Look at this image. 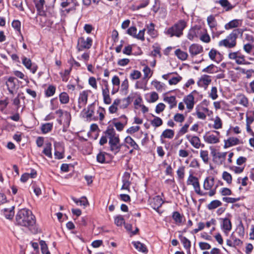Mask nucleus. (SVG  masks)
<instances>
[{"instance_id":"obj_1","label":"nucleus","mask_w":254,"mask_h":254,"mask_svg":"<svg viewBox=\"0 0 254 254\" xmlns=\"http://www.w3.org/2000/svg\"><path fill=\"white\" fill-rule=\"evenodd\" d=\"M15 219L18 225L28 228L33 226L36 223L35 216L31 211L26 208L19 210Z\"/></svg>"},{"instance_id":"obj_2","label":"nucleus","mask_w":254,"mask_h":254,"mask_svg":"<svg viewBox=\"0 0 254 254\" xmlns=\"http://www.w3.org/2000/svg\"><path fill=\"white\" fill-rule=\"evenodd\" d=\"M243 32L244 31L242 29H234L225 39L218 42V46L219 47H224L228 49L234 48L237 45V39L239 35L242 36Z\"/></svg>"},{"instance_id":"obj_3","label":"nucleus","mask_w":254,"mask_h":254,"mask_svg":"<svg viewBox=\"0 0 254 254\" xmlns=\"http://www.w3.org/2000/svg\"><path fill=\"white\" fill-rule=\"evenodd\" d=\"M104 133L109 138V144L111 150L115 154L118 153L120 150L121 146L119 135H116L114 128L112 127L109 126Z\"/></svg>"},{"instance_id":"obj_4","label":"nucleus","mask_w":254,"mask_h":254,"mask_svg":"<svg viewBox=\"0 0 254 254\" xmlns=\"http://www.w3.org/2000/svg\"><path fill=\"white\" fill-rule=\"evenodd\" d=\"M187 26V22L184 20H180L172 27L167 29L165 33L171 37H181L183 34V30Z\"/></svg>"},{"instance_id":"obj_5","label":"nucleus","mask_w":254,"mask_h":254,"mask_svg":"<svg viewBox=\"0 0 254 254\" xmlns=\"http://www.w3.org/2000/svg\"><path fill=\"white\" fill-rule=\"evenodd\" d=\"M187 184L188 185H192L194 188L195 192L199 195H205L207 193L203 192L200 190V187L198 179L190 174L188 178Z\"/></svg>"},{"instance_id":"obj_6","label":"nucleus","mask_w":254,"mask_h":254,"mask_svg":"<svg viewBox=\"0 0 254 254\" xmlns=\"http://www.w3.org/2000/svg\"><path fill=\"white\" fill-rule=\"evenodd\" d=\"M95 104L94 103L89 105L86 109L82 111L83 117L86 119L87 121L98 120V117L94 116Z\"/></svg>"},{"instance_id":"obj_7","label":"nucleus","mask_w":254,"mask_h":254,"mask_svg":"<svg viewBox=\"0 0 254 254\" xmlns=\"http://www.w3.org/2000/svg\"><path fill=\"white\" fill-rule=\"evenodd\" d=\"M92 45V39L90 37H87L86 39L84 37H80L78 40L77 49L78 51H83L84 49H89Z\"/></svg>"},{"instance_id":"obj_8","label":"nucleus","mask_w":254,"mask_h":254,"mask_svg":"<svg viewBox=\"0 0 254 254\" xmlns=\"http://www.w3.org/2000/svg\"><path fill=\"white\" fill-rule=\"evenodd\" d=\"M123 185L122 186V190H126L130 191V186L131 185L130 182V174L129 173L126 172L124 173L122 178Z\"/></svg>"},{"instance_id":"obj_9","label":"nucleus","mask_w":254,"mask_h":254,"mask_svg":"<svg viewBox=\"0 0 254 254\" xmlns=\"http://www.w3.org/2000/svg\"><path fill=\"white\" fill-rule=\"evenodd\" d=\"M22 62L24 65L27 69L30 70L32 73H35L36 72L38 68L37 65L35 64H33L30 59L23 57L22 59Z\"/></svg>"},{"instance_id":"obj_10","label":"nucleus","mask_w":254,"mask_h":254,"mask_svg":"<svg viewBox=\"0 0 254 254\" xmlns=\"http://www.w3.org/2000/svg\"><path fill=\"white\" fill-rule=\"evenodd\" d=\"M203 52V48L197 44H192L189 47V52L191 57H194Z\"/></svg>"},{"instance_id":"obj_11","label":"nucleus","mask_w":254,"mask_h":254,"mask_svg":"<svg viewBox=\"0 0 254 254\" xmlns=\"http://www.w3.org/2000/svg\"><path fill=\"white\" fill-rule=\"evenodd\" d=\"M194 97L191 94H190L184 98V102L186 104L187 108L190 112L193 108L194 101Z\"/></svg>"},{"instance_id":"obj_12","label":"nucleus","mask_w":254,"mask_h":254,"mask_svg":"<svg viewBox=\"0 0 254 254\" xmlns=\"http://www.w3.org/2000/svg\"><path fill=\"white\" fill-rule=\"evenodd\" d=\"M211 79L209 75H203L197 82V84L200 87H204L206 88L208 85L211 83Z\"/></svg>"},{"instance_id":"obj_13","label":"nucleus","mask_w":254,"mask_h":254,"mask_svg":"<svg viewBox=\"0 0 254 254\" xmlns=\"http://www.w3.org/2000/svg\"><path fill=\"white\" fill-rule=\"evenodd\" d=\"M87 99L88 94L85 91H83L80 93L78 100V107L80 109H81L86 105L87 102Z\"/></svg>"},{"instance_id":"obj_14","label":"nucleus","mask_w":254,"mask_h":254,"mask_svg":"<svg viewBox=\"0 0 254 254\" xmlns=\"http://www.w3.org/2000/svg\"><path fill=\"white\" fill-rule=\"evenodd\" d=\"M186 137L190 142L191 144L195 148H199L201 146L200 140L198 137L196 136L187 135Z\"/></svg>"},{"instance_id":"obj_15","label":"nucleus","mask_w":254,"mask_h":254,"mask_svg":"<svg viewBox=\"0 0 254 254\" xmlns=\"http://www.w3.org/2000/svg\"><path fill=\"white\" fill-rule=\"evenodd\" d=\"M164 203L162 199L159 196L154 197L151 202V207L155 210H158L161 207Z\"/></svg>"},{"instance_id":"obj_16","label":"nucleus","mask_w":254,"mask_h":254,"mask_svg":"<svg viewBox=\"0 0 254 254\" xmlns=\"http://www.w3.org/2000/svg\"><path fill=\"white\" fill-rule=\"evenodd\" d=\"M241 24V20L239 19H234L228 23H226L225 26V29L226 30H229L233 28H236L238 27Z\"/></svg>"},{"instance_id":"obj_17","label":"nucleus","mask_w":254,"mask_h":254,"mask_svg":"<svg viewBox=\"0 0 254 254\" xmlns=\"http://www.w3.org/2000/svg\"><path fill=\"white\" fill-rule=\"evenodd\" d=\"M214 185V179L213 177H207L203 183V188L205 190H211Z\"/></svg>"},{"instance_id":"obj_18","label":"nucleus","mask_w":254,"mask_h":254,"mask_svg":"<svg viewBox=\"0 0 254 254\" xmlns=\"http://www.w3.org/2000/svg\"><path fill=\"white\" fill-rule=\"evenodd\" d=\"M14 206H11L10 208H5L1 211L6 219H12L14 215Z\"/></svg>"},{"instance_id":"obj_19","label":"nucleus","mask_w":254,"mask_h":254,"mask_svg":"<svg viewBox=\"0 0 254 254\" xmlns=\"http://www.w3.org/2000/svg\"><path fill=\"white\" fill-rule=\"evenodd\" d=\"M204 141L210 144L217 143L219 141V138L214 134L207 135L203 136Z\"/></svg>"},{"instance_id":"obj_20","label":"nucleus","mask_w":254,"mask_h":254,"mask_svg":"<svg viewBox=\"0 0 254 254\" xmlns=\"http://www.w3.org/2000/svg\"><path fill=\"white\" fill-rule=\"evenodd\" d=\"M207 22L212 32L214 33V29L216 27L217 23L214 16L210 15L207 18Z\"/></svg>"},{"instance_id":"obj_21","label":"nucleus","mask_w":254,"mask_h":254,"mask_svg":"<svg viewBox=\"0 0 254 254\" xmlns=\"http://www.w3.org/2000/svg\"><path fill=\"white\" fill-rule=\"evenodd\" d=\"M222 227L225 233H227L231 230L232 224L229 218H225L223 219Z\"/></svg>"},{"instance_id":"obj_22","label":"nucleus","mask_w":254,"mask_h":254,"mask_svg":"<svg viewBox=\"0 0 254 254\" xmlns=\"http://www.w3.org/2000/svg\"><path fill=\"white\" fill-rule=\"evenodd\" d=\"M240 140L236 137H230L225 141L224 148H227L239 144Z\"/></svg>"},{"instance_id":"obj_23","label":"nucleus","mask_w":254,"mask_h":254,"mask_svg":"<svg viewBox=\"0 0 254 254\" xmlns=\"http://www.w3.org/2000/svg\"><path fill=\"white\" fill-rule=\"evenodd\" d=\"M125 142L132 147L133 149L137 150L139 149V147L138 144L130 136H127L125 138Z\"/></svg>"},{"instance_id":"obj_24","label":"nucleus","mask_w":254,"mask_h":254,"mask_svg":"<svg viewBox=\"0 0 254 254\" xmlns=\"http://www.w3.org/2000/svg\"><path fill=\"white\" fill-rule=\"evenodd\" d=\"M132 244L135 248L139 252L147 253L148 250L145 245L139 241L133 242Z\"/></svg>"},{"instance_id":"obj_25","label":"nucleus","mask_w":254,"mask_h":254,"mask_svg":"<svg viewBox=\"0 0 254 254\" xmlns=\"http://www.w3.org/2000/svg\"><path fill=\"white\" fill-rule=\"evenodd\" d=\"M164 101L167 102L170 105V108L172 109L177 105V101L176 97L174 96L170 97H165L164 98Z\"/></svg>"},{"instance_id":"obj_26","label":"nucleus","mask_w":254,"mask_h":254,"mask_svg":"<svg viewBox=\"0 0 254 254\" xmlns=\"http://www.w3.org/2000/svg\"><path fill=\"white\" fill-rule=\"evenodd\" d=\"M147 33L152 38H155L157 35V32L155 30V25L153 23H150L149 25H147Z\"/></svg>"},{"instance_id":"obj_27","label":"nucleus","mask_w":254,"mask_h":254,"mask_svg":"<svg viewBox=\"0 0 254 254\" xmlns=\"http://www.w3.org/2000/svg\"><path fill=\"white\" fill-rule=\"evenodd\" d=\"M45 3V0H39L36 3V7L37 8V11L41 15H43L45 13V11L44 10V5Z\"/></svg>"},{"instance_id":"obj_28","label":"nucleus","mask_w":254,"mask_h":254,"mask_svg":"<svg viewBox=\"0 0 254 254\" xmlns=\"http://www.w3.org/2000/svg\"><path fill=\"white\" fill-rule=\"evenodd\" d=\"M52 144L50 142H48L46 144L43 150V153L49 158H52Z\"/></svg>"},{"instance_id":"obj_29","label":"nucleus","mask_w":254,"mask_h":254,"mask_svg":"<svg viewBox=\"0 0 254 254\" xmlns=\"http://www.w3.org/2000/svg\"><path fill=\"white\" fill-rule=\"evenodd\" d=\"M175 134L174 130L170 129H166L163 131L161 135V138L171 139L173 138Z\"/></svg>"},{"instance_id":"obj_30","label":"nucleus","mask_w":254,"mask_h":254,"mask_svg":"<svg viewBox=\"0 0 254 254\" xmlns=\"http://www.w3.org/2000/svg\"><path fill=\"white\" fill-rule=\"evenodd\" d=\"M226 155L227 152H218L216 160H213V161L216 163L222 164L226 159Z\"/></svg>"},{"instance_id":"obj_31","label":"nucleus","mask_w":254,"mask_h":254,"mask_svg":"<svg viewBox=\"0 0 254 254\" xmlns=\"http://www.w3.org/2000/svg\"><path fill=\"white\" fill-rule=\"evenodd\" d=\"M53 124L48 123L44 124L41 127V129L43 133H47L51 131L53 128Z\"/></svg>"},{"instance_id":"obj_32","label":"nucleus","mask_w":254,"mask_h":254,"mask_svg":"<svg viewBox=\"0 0 254 254\" xmlns=\"http://www.w3.org/2000/svg\"><path fill=\"white\" fill-rule=\"evenodd\" d=\"M175 55L180 60L182 61L186 60L188 57V55L187 53L181 51L180 49H177L175 52Z\"/></svg>"},{"instance_id":"obj_33","label":"nucleus","mask_w":254,"mask_h":254,"mask_svg":"<svg viewBox=\"0 0 254 254\" xmlns=\"http://www.w3.org/2000/svg\"><path fill=\"white\" fill-rule=\"evenodd\" d=\"M221 205L222 202L220 201L214 200L211 201L210 203L207 205V207L209 210H213Z\"/></svg>"},{"instance_id":"obj_34","label":"nucleus","mask_w":254,"mask_h":254,"mask_svg":"<svg viewBox=\"0 0 254 254\" xmlns=\"http://www.w3.org/2000/svg\"><path fill=\"white\" fill-rule=\"evenodd\" d=\"M203 72H207L208 73H216L218 71V68L215 65L213 64H211L206 67L204 68L202 70Z\"/></svg>"},{"instance_id":"obj_35","label":"nucleus","mask_w":254,"mask_h":254,"mask_svg":"<svg viewBox=\"0 0 254 254\" xmlns=\"http://www.w3.org/2000/svg\"><path fill=\"white\" fill-rule=\"evenodd\" d=\"M199 29L195 28H191L188 34L187 37L190 40H192L194 37H197Z\"/></svg>"},{"instance_id":"obj_36","label":"nucleus","mask_w":254,"mask_h":254,"mask_svg":"<svg viewBox=\"0 0 254 254\" xmlns=\"http://www.w3.org/2000/svg\"><path fill=\"white\" fill-rule=\"evenodd\" d=\"M180 238L181 242L183 244L184 248L187 250H189L191 247V243L189 239H188L186 237H183L182 236H180Z\"/></svg>"},{"instance_id":"obj_37","label":"nucleus","mask_w":254,"mask_h":254,"mask_svg":"<svg viewBox=\"0 0 254 254\" xmlns=\"http://www.w3.org/2000/svg\"><path fill=\"white\" fill-rule=\"evenodd\" d=\"M172 218L177 224L180 225L182 223L183 217L179 212H174L173 213Z\"/></svg>"},{"instance_id":"obj_38","label":"nucleus","mask_w":254,"mask_h":254,"mask_svg":"<svg viewBox=\"0 0 254 254\" xmlns=\"http://www.w3.org/2000/svg\"><path fill=\"white\" fill-rule=\"evenodd\" d=\"M218 3L224 8H226L227 11L230 10L233 8L228 0H219Z\"/></svg>"},{"instance_id":"obj_39","label":"nucleus","mask_w":254,"mask_h":254,"mask_svg":"<svg viewBox=\"0 0 254 254\" xmlns=\"http://www.w3.org/2000/svg\"><path fill=\"white\" fill-rule=\"evenodd\" d=\"M154 117L153 120L151 121V124L152 126L155 127H159L163 124L162 120L158 117L152 115Z\"/></svg>"},{"instance_id":"obj_40","label":"nucleus","mask_w":254,"mask_h":254,"mask_svg":"<svg viewBox=\"0 0 254 254\" xmlns=\"http://www.w3.org/2000/svg\"><path fill=\"white\" fill-rule=\"evenodd\" d=\"M239 103L244 107H247L249 104L248 99L244 95H240L238 96Z\"/></svg>"},{"instance_id":"obj_41","label":"nucleus","mask_w":254,"mask_h":254,"mask_svg":"<svg viewBox=\"0 0 254 254\" xmlns=\"http://www.w3.org/2000/svg\"><path fill=\"white\" fill-rule=\"evenodd\" d=\"M60 102L62 104H67L69 102V96L66 92H62L59 95Z\"/></svg>"},{"instance_id":"obj_42","label":"nucleus","mask_w":254,"mask_h":254,"mask_svg":"<svg viewBox=\"0 0 254 254\" xmlns=\"http://www.w3.org/2000/svg\"><path fill=\"white\" fill-rule=\"evenodd\" d=\"M132 100L133 97H131L130 96L123 99L122 101V104L121 105V107L123 109L126 108L132 101Z\"/></svg>"},{"instance_id":"obj_43","label":"nucleus","mask_w":254,"mask_h":254,"mask_svg":"<svg viewBox=\"0 0 254 254\" xmlns=\"http://www.w3.org/2000/svg\"><path fill=\"white\" fill-rule=\"evenodd\" d=\"M71 199L77 205L87 206L88 204V200L86 197H83L80 200H78L74 197H72Z\"/></svg>"},{"instance_id":"obj_44","label":"nucleus","mask_w":254,"mask_h":254,"mask_svg":"<svg viewBox=\"0 0 254 254\" xmlns=\"http://www.w3.org/2000/svg\"><path fill=\"white\" fill-rule=\"evenodd\" d=\"M15 79H16V78L13 77H10L8 78V80L6 82V85L7 88H10V89H14L15 88V83L14 82Z\"/></svg>"},{"instance_id":"obj_45","label":"nucleus","mask_w":254,"mask_h":254,"mask_svg":"<svg viewBox=\"0 0 254 254\" xmlns=\"http://www.w3.org/2000/svg\"><path fill=\"white\" fill-rule=\"evenodd\" d=\"M200 156L205 164H207L209 162L208 152L207 150H201Z\"/></svg>"},{"instance_id":"obj_46","label":"nucleus","mask_w":254,"mask_h":254,"mask_svg":"<svg viewBox=\"0 0 254 254\" xmlns=\"http://www.w3.org/2000/svg\"><path fill=\"white\" fill-rule=\"evenodd\" d=\"M56 92V87L55 86L50 85L45 91V95L47 97L53 96Z\"/></svg>"},{"instance_id":"obj_47","label":"nucleus","mask_w":254,"mask_h":254,"mask_svg":"<svg viewBox=\"0 0 254 254\" xmlns=\"http://www.w3.org/2000/svg\"><path fill=\"white\" fill-rule=\"evenodd\" d=\"M41 251L43 254H50L48 246L44 241L41 240L40 242Z\"/></svg>"},{"instance_id":"obj_48","label":"nucleus","mask_w":254,"mask_h":254,"mask_svg":"<svg viewBox=\"0 0 254 254\" xmlns=\"http://www.w3.org/2000/svg\"><path fill=\"white\" fill-rule=\"evenodd\" d=\"M150 0H142L139 4L135 6V10H139L146 7L149 3Z\"/></svg>"},{"instance_id":"obj_49","label":"nucleus","mask_w":254,"mask_h":254,"mask_svg":"<svg viewBox=\"0 0 254 254\" xmlns=\"http://www.w3.org/2000/svg\"><path fill=\"white\" fill-rule=\"evenodd\" d=\"M56 114L59 115L60 117L62 116L63 115L65 116L67 119V123H69V121L70 119V115L69 112L67 111H65L64 112V111L62 110L59 109L56 111Z\"/></svg>"},{"instance_id":"obj_50","label":"nucleus","mask_w":254,"mask_h":254,"mask_svg":"<svg viewBox=\"0 0 254 254\" xmlns=\"http://www.w3.org/2000/svg\"><path fill=\"white\" fill-rule=\"evenodd\" d=\"M222 178L226 181V182L230 184L232 183V177L231 175L226 171L223 172L222 174Z\"/></svg>"},{"instance_id":"obj_51","label":"nucleus","mask_w":254,"mask_h":254,"mask_svg":"<svg viewBox=\"0 0 254 254\" xmlns=\"http://www.w3.org/2000/svg\"><path fill=\"white\" fill-rule=\"evenodd\" d=\"M12 27L17 31L21 35V22L18 20H14L12 22Z\"/></svg>"},{"instance_id":"obj_52","label":"nucleus","mask_w":254,"mask_h":254,"mask_svg":"<svg viewBox=\"0 0 254 254\" xmlns=\"http://www.w3.org/2000/svg\"><path fill=\"white\" fill-rule=\"evenodd\" d=\"M125 223V219L123 216L118 215L115 217V223L117 226H121Z\"/></svg>"},{"instance_id":"obj_53","label":"nucleus","mask_w":254,"mask_h":254,"mask_svg":"<svg viewBox=\"0 0 254 254\" xmlns=\"http://www.w3.org/2000/svg\"><path fill=\"white\" fill-rule=\"evenodd\" d=\"M141 76V72L137 70H133L130 74V78L132 80L139 79Z\"/></svg>"},{"instance_id":"obj_54","label":"nucleus","mask_w":254,"mask_h":254,"mask_svg":"<svg viewBox=\"0 0 254 254\" xmlns=\"http://www.w3.org/2000/svg\"><path fill=\"white\" fill-rule=\"evenodd\" d=\"M105 113L106 111L105 109L102 107H99L97 111V113L99 114L98 120H99L100 122L103 121L104 119Z\"/></svg>"},{"instance_id":"obj_55","label":"nucleus","mask_w":254,"mask_h":254,"mask_svg":"<svg viewBox=\"0 0 254 254\" xmlns=\"http://www.w3.org/2000/svg\"><path fill=\"white\" fill-rule=\"evenodd\" d=\"M151 84L154 86V87L158 91H162L163 88V84L161 83L160 82L155 80L152 81Z\"/></svg>"},{"instance_id":"obj_56","label":"nucleus","mask_w":254,"mask_h":254,"mask_svg":"<svg viewBox=\"0 0 254 254\" xmlns=\"http://www.w3.org/2000/svg\"><path fill=\"white\" fill-rule=\"evenodd\" d=\"M222 123L221 119L219 117H216L214 120L213 128L215 129H219L222 127Z\"/></svg>"},{"instance_id":"obj_57","label":"nucleus","mask_w":254,"mask_h":254,"mask_svg":"<svg viewBox=\"0 0 254 254\" xmlns=\"http://www.w3.org/2000/svg\"><path fill=\"white\" fill-rule=\"evenodd\" d=\"M217 55H220V53L219 52L214 49H212L208 53L209 58L214 61H216L215 60V57Z\"/></svg>"},{"instance_id":"obj_58","label":"nucleus","mask_w":254,"mask_h":254,"mask_svg":"<svg viewBox=\"0 0 254 254\" xmlns=\"http://www.w3.org/2000/svg\"><path fill=\"white\" fill-rule=\"evenodd\" d=\"M231 238L233 241V244L234 245V247H235L236 246H241L243 243L242 241L239 239L237 238L233 233L231 234Z\"/></svg>"},{"instance_id":"obj_59","label":"nucleus","mask_w":254,"mask_h":254,"mask_svg":"<svg viewBox=\"0 0 254 254\" xmlns=\"http://www.w3.org/2000/svg\"><path fill=\"white\" fill-rule=\"evenodd\" d=\"M105 154L104 152H100L97 155V161L100 163H104L105 162Z\"/></svg>"},{"instance_id":"obj_60","label":"nucleus","mask_w":254,"mask_h":254,"mask_svg":"<svg viewBox=\"0 0 254 254\" xmlns=\"http://www.w3.org/2000/svg\"><path fill=\"white\" fill-rule=\"evenodd\" d=\"M222 200L227 203H235V202L240 200V197L233 198V197H223Z\"/></svg>"},{"instance_id":"obj_61","label":"nucleus","mask_w":254,"mask_h":254,"mask_svg":"<svg viewBox=\"0 0 254 254\" xmlns=\"http://www.w3.org/2000/svg\"><path fill=\"white\" fill-rule=\"evenodd\" d=\"M254 45L247 43L244 45L243 49L248 54H251Z\"/></svg>"},{"instance_id":"obj_62","label":"nucleus","mask_w":254,"mask_h":254,"mask_svg":"<svg viewBox=\"0 0 254 254\" xmlns=\"http://www.w3.org/2000/svg\"><path fill=\"white\" fill-rule=\"evenodd\" d=\"M185 168L184 166H181L179 168L177 171V174L179 179H183L185 176Z\"/></svg>"},{"instance_id":"obj_63","label":"nucleus","mask_w":254,"mask_h":254,"mask_svg":"<svg viewBox=\"0 0 254 254\" xmlns=\"http://www.w3.org/2000/svg\"><path fill=\"white\" fill-rule=\"evenodd\" d=\"M199 39L201 41L206 43H208L210 41V37L207 33L202 34L200 36Z\"/></svg>"},{"instance_id":"obj_64","label":"nucleus","mask_w":254,"mask_h":254,"mask_svg":"<svg viewBox=\"0 0 254 254\" xmlns=\"http://www.w3.org/2000/svg\"><path fill=\"white\" fill-rule=\"evenodd\" d=\"M136 32L137 29L134 26H131L129 27L127 30V33L128 35L132 36L133 38H135V35L136 34Z\"/></svg>"}]
</instances>
